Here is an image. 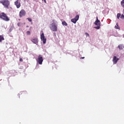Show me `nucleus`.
I'll return each mask as SVG.
<instances>
[{"instance_id":"obj_10","label":"nucleus","mask_w":124,"mask_h":124,"mask_svg":"<svg viewBox=\"0 0 124 124\" xmlns=\"http://www.w3.org/2000/svg\"><path fill=\"white\" fill-rule=\"evenodd\" d=\"M15 5H16L17 8H20V7H21V3L19 2L18 0H17L15 2Z\"/></svg>"},{"instance_id":"obj_21","label":"nucleus","mask_w":124,"mask_h":124,"mask_svg":"<svg viewBox=\"0 0 124 124\" xmlns=\"http://www.w3.org/2000/svg\"><path fill=\"white\" fill-rule=\"evenodd\" d=\"M18 27H21V22H18L17 23Z\"/></svg>"},{"instance_id":"obj_3","label":"nucleus","mask_w":124,"mask_h":124,"mask_svg":"<svg viewBox=\"0 0 124 124\" xmlns=\"http://www.w3.org/2000/svg\"><path fill=\"white\" fill-rule=\"evenodd\" d=\"M0 3H2L6 7V8H8L9 5L10 4V2L8 0H2L0 1Z\"/></svg>"},{"instance_id":"obj_4","label":"nucleus","mask_w":124,"mask_h":124,"mask_svg":"<svg viewBox=\"0 0 124 124\" xmlns=\"http://www.w3.org/2000/svg\"><path fill=\"white\" fill-rule=\"evenodd\" d=\"M94 25L97 26V27H94L96 30H99L100 29V21L98 20V17H96V20L94 23Z\"/></svg>"},{"instance_id":"obj_22","label":"nucleus","mask_w":124,"mask_h":124,"mask_svg":"<svg viewBox=\"0 0 124 124\" xmlns=\"http://www.w3.org/2000/svg\"><path fill=\"white\" fill-rule=\"evenodd\" d=\"M120 18H121V19H124V15H122L121 16H120Z\"/></svg>"},{"instance_id":"obj_28","label":"nucleus","mask_w":124,"mask_h":124,"mask_svg":"<svg viewBox=\"0 0 124 124\" xmlns=\"http://www.w3.org/2000/svg\"><path fill=\"white\" fill-rule=\"evenodd\" d=\"M26 28H29V26H26Z\"/></svg>"},{"instance_id":"obj_12","label":"nucleus","mask_w":124,"mask_h":124,"mask_svg":"<svg viewBox=\"0 0 124 124\" xmlns=\"http://www.w3.org/2000/svg\"><path fill=\"white\" fill-rule=\"evenodd\" d=\"M118 47L119 48V50H123V49H124V45L123 44L119 45Z\"/></svg>"},{"instance_id":"obj_2","label":"nucleus","mask_w":124,"mask_h":124,"mask_svg":"<svg viewBox=\"0 0 124 124\" xmlns=\"http://www.w3.org/2000/svg\"><path fill=\"white\" fill-rule=\"evenodd\" d=\"M0 18L6 22H8V21H9V18L4 13H1L0 14Z\"/></svg>"},{"instance_id":"obj_13","label":"nucleus","mask_w":124,"mask_h":124,"mask_svg":"<svg viewBox=\"0 0 124 124\" xmlns=\"http://www.w3.org/2000/svg\"><path fill=\"white\" fill-rule=\"evenodd\" d=\"M2 40H4L3 36L0 35V42H1Z\"/></svg>"},{"instance_id":"obj_20","label":"nucleus","mask_w":124,"mask_h":124,"mask_svg":"<svg viewBox=\"0 0 124 124\" xmlns=\"http://www.w3.org/2000/svg\"><path fill=\"white\" fill-rule=\"evenodd\" d=\"M85 35L87 37H88V36H90V34H89V33H88L87 32H85Z\"/></svg>"},{"instance_id":"obj_17","label":"nucleus","mask_w":124,"mask_h":124,"mask_svg":"<svg viewBox=\"0 0 124 124\" xmlns=\"http://www.w3.org/2000/svg\"><path fill=\"white\" fill-rule=\"evenodd\" d=\"M27 20H28V21L30 22H32V19H31V17L27 18Z\"/></svg>"},{"instance_id":"obj_23","label":"nucleus","mask_w":124,"mask_h":124,"mask_svg":"<svg viewBox=\"0 0 124 124\" xmlns=\"http://www.w3.org/2000/svg\"><path fill=\"white\" fill-rule=\"evenodd\" d=\"M121 4H124V0H123L121 2Z\"/></svg>"},{"instance_id":"obj_15","label":"nucleus","mask_w":124,"mask_h":124,"mask_svg":"<svg viewBox=\"0 0 124 124\" xmlns=\"http://www.w3.org/2000/svg\"><path fill=\"white\" fill-rule=\"evenodd\" d=\"M13 28H14L13 26H11L10 29L9 30V32H11L12 31H13Z\"/></svg>"},{"instance_id":"obj_9","label":"nucleus","mask_w":124,"mask_h":124,"mask_svg":"<svg viewBox=\"0 0 124 124\" xmlns=\"http://www.w3.org/2000/svg\"><path fill=\"white\" fill-rule=\"evenodd\" d=\"M31 40L34 44L37 45V43H38V39L37 38H32Z\"/></svg>"},{"instance_id":"obj_18","label":"nucleus","mask_w":124,"mask_h":124,"mask_svg":"<svg viewBox=\"0 0 124 124\" xmlns=\"http://www.w3.org/2000/svg\"><path fill=\"white\" fill-rule=\"evenodd\" d=\"M120 17H121V14H117V19H120Z\"/></svg>"},{"instance_id":"obj_16","label":"nucleus","mask_w":124,"mask_h":124,"mask_svg":"<svg viewBox=\"0 0 124 124\" xmlns=\"http://www.w3.org/2000/svg\"><path fill=\"white\" fill-rule=\"evenodd\" d=\"M115 29L116 30H120V27H119V25H118V23H116V26H115Z\"/></svg>"},{"instance_id":"obj_27","label":"nucleus","mask_w":124,"mask_h":124,"mask_svg":"<svg viewBox=\"0 0 124 124\" xmlns=\"http://www.w3.org/2000/svg\"><path fill=\"white\" fill-rule=\"evenodd\" d=\"M80 59H85V57H81Z\"/></svg>"},{"instance_id":"obj_7","label":"nucleus","mask_w":124,"mask_h":124,"mask_svg":"<svg viewBox=\"0 0 124 124\" xmlns=\"http://www.w3.org/2000/svg\"><path fill=\"white\" fill-rule=\"evenodd\" d=\"M19 16L20 18H22V17L26 16V11L24 9L21 10L19 12Z\"/></svg>"},{"instance_id":"obj_24","label":"nucleus","mask_w":124,"mask_h":124,"mask_svg":"<svg viewBox=\"0 0 124 124\" xmlns=\"http://www.w3.org/2000/svg\"><path fill=\"white\" fill-rule=\"evenodd\" d=\"M121 6H122V7H123V8H124L123 11H124V4H121Z\"/></svg>"},{"instance_id":"obj_6","label":"nucleus","mask_w":124,"mask_h":124,"mask_svg":"<svg viewBox=\"0 0 124 124\" xmlns=\"http://www.w3.org/2000/svg\"><path fill=\"white\" fill-rule=\"evenodd\" d=\"M41 41H43V44H46V38H45V36H44V33L41 34Z\"/></svg>"},{"instance_id":"obj_25","label":"nucleus","mask_w":124,"mask_h":124,"mask_svg":"<svg viewBox=\"0 0 124 124\" xmlns=\"http://www.w3.org/2000/svg\"><path fill=\"white\" fill-rule=\"evenodd\" d=\"M19 61H20V62H23V59L20 58V59H19Z\"/></svg>"},{"instance_id":"obj_19","label":"nucleus","mask_w":124,"mask_h":124,"mask_svg":"<svg viewBox=\"0 0 124 124\" xmlns=\"http://www.w3.org/2000/svg\"><path fill=\"white\" fill-rule=\"evenodd\" d=\"M27 35H31V31H27L26 32Z\"/></svg>"},{"instance_id":"obj_14","label":"nucleus","mask_w":124,"mask_h":124,"mask_svg":"<svg viewBox=\"0 0 124 124\" xmlns=\"http://www.w3.org/2000/svg\"><path fill=\"white\" fill-rule=\"evenodd\" d=\"M62 25L63 26H65V27L67 26V24L66 23V22H65V21L62 22Z\"/></svg>"},{"instance_id":"obj_26","label":"nucleus","mask_w":124,"mask_h":124,"mask_svg":"<svg viewBox=\"0 0 124 124\" xmlns=\"http://www.w3.org/2000/svg\"><path fill=\"white\" fill-rule=\"evenodd\" d=\"M43 1H44V2H45V3H46V0H42Z\"/></svg>"},{"instance_id":"obj_5","label":"nucleus","mask_w":124,"mask_h":124,"mask_svg":"<svg viewBox=\"0 0 124 124\" xmlns=\"http://www.w3.org/2000/svg\"><path fill=\"white\" fill-rule=\"evenodd\" d=\"M36 61L39 64H42V62H43V57H42V55H39Z\"/></svg>"},{"instance_id":"obj_1","label":"nucleus","mask_w":124,"mask_h":124,"mask_svg":"<svg viewBox=\"0 0 124 124\" xmlns=\"http://www.w3.org/2000/svg\"><path fill=\"white\" fill-rule=\"evenodd\" d=\"M49 29L52 31H57L58 22L54 20H52V23L49 25Z\"/></svg>"},{"instance_id":"obj_8","label":"nucleus","mask_w":124,"mask_h":124,"mask_svg":"<svg viewBox=\"0 0 124 124\" xmlns=\"http://www.w3.org/2000/svg\"><path fill=\"white\" fill-rule=\"evenodd\" d=\"M78 20H79V15H77L74 18L71 19V22L74 24H76Z\"/></svg>"},{"instance_id":"obj_11","label":"nucleus","mask_w":124,"mask_h":124,"mask_svg":"<svg viewBox=\"0 0 124 124\" xmlns=\"http://www.w3.org/2000/svg\"><path fill=\"white\" fill-rule=\"evenodd\" d=\"M118 61H119V58H117V56H114L113 59V64H116Z\"/></svg>"}]
</instances>
